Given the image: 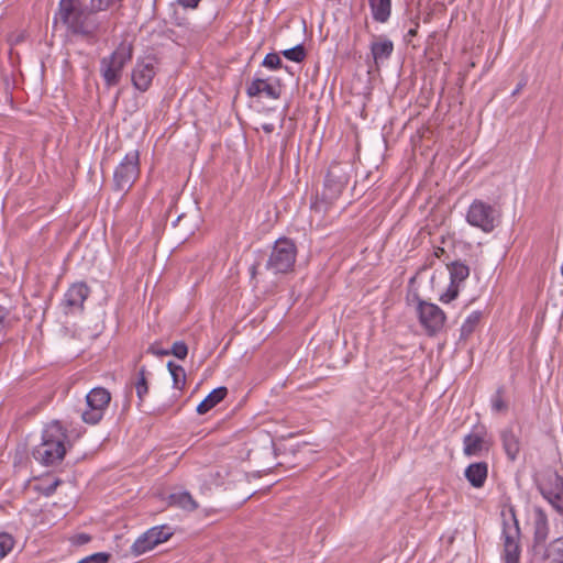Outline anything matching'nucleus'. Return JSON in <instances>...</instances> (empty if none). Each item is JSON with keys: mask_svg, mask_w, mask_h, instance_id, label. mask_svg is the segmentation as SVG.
<instances>
[{"mask_svg": "<svg viewBox=\"0 0 563 563\" xmlns=\"http://www.w3.org/2000/svg\"><path fill=\"white\" fill-rule=\"evenodd\" d=\"M97 12L91 4L88 8L79 0H59L55 19H59L71 35L96 41L102 26Z\"/></svg>", "mask_w": 563, "mask_h": 563, "instance_id": "1", "label": "nucleus"}, {"mask_svg": "<svg viewBox=\"0 0 563 563\" xmlns=\"http://www.w3.org/2000/svg\"><path fill=\"white\" fill-rule=\"evenodd\" d=\"M70 446L66 428L53 420L44 426L41 443L33 448L32 456L44 466H55L62 463Z\"/></svg>", "mask_w": 563, "mask_h": 563, "instance_id": "2", "label": "nucleus"}, {"mask_svg": "<svg viewBox=\"0 0 563 563\" xmlns=\"http://www.w3.org/2000/svg\"><path fill=\"white\" fill-rule=\"evenodd\" d=\"M133 53V43L123 40L110 55L100 59L99 73L107 88H111L120 84L123 69L132 60Z\"/></svg>", "mask_w": 563, "mask_h": 563, "instance_id": "3", "label": "nucleus"}, {"mask_svg": "<svg viewBox=\"0 0 563 563\" xmlns=\"http://www.w3.org/2000/svg\"><path fill=\"white\" fill-rule=\"evenodd\" d=\"M349 183V175L339 163H333L328 169L324 178V186L320 199H317L311 209L316 212H325L343 192Z\"/></svg>", "mask_w": 563, "mask_h": 563, "instance_id": "4", "label": "nucleus"}, {"mask_svg": "<svg viewBox=\"0 0 563 563\" xmlns=\"http://www.w3.org/2000/svg\"><path fill=\"white\" fill-rule=\"evenodd\" d=\"M297 254V245L291 239L279 238L272 246L265 268L274 275L291 273L295 268Z\"/></svg>", "mask_w": 563, "mask_h": 563, "instance_id": "5", "label": "nucleus"}, {"mask_svg": "<svg viewBox=\"0 0 563 563\" xmlns=\"http://www.w3.org/2000/svg\"><path fill=\"white\" fill-rule=\"evenodd\" d=\"M536 484L542 497L563 516V476L548 468L539 474Z\"/></svg>", "mask_w": 563, "mask_h": 563, "instance_id": "6", "label": "nucleus"}, {"mask_svg": "<svg viewBox=\"0 0 563 563\" xmlns=\"http://www.w3.org/2000/svg\"><path fill=\"white\" fill-rule=\"evenodd\" d=\"M140 175V152L130 151L115 167L113 173V190L128 192Z\"/></svg>", "mask_w": 563, "mask_h": 563, "instance_id": "7", "label": "nucleus"}, {"mask_svg": "<svg viewBox=\"0 0 563 563\" xmlns=\"http://www.w3.org/2000/svg\"><path fill=\"white\" fill-rule=\"evenodd\" d=\"M111 401V394L103 387L92 388L86 396L87 408L81 413L84 422L95 426L98 424Z\"/></svg>", "mask_w": 563, "mask_h": 563, "instance_id": "8", "label": "nucleus"}, {"mask_svg": "<svg viewBox=\"0 0 563 563\" xmlns=\"http://www.w3.org/2000/svg\"><path fill=\"white\" fill-rule=\"evenodd\" d=\"M158 69V58L156 55L150 54L137 57L132 70L131 82L140 92H146L153 82Z\"/></svg>", "mask_w": 563, "mask_h": 563, "instance_id": "9", "label": "nucleus"}, {"mask_svg": "<svg viewBox=\"0 0 563 563\" xmlns=\"http://www.w3.org/2000/svg\"><path fill=\"white\" fill-rule=\"evenodd\" d=\"M466 221L470 225L479 228L482 231L489 233L497 227L498 216L492 205L475 199L468 207Z\"/></svg>", "mask_w": 563, "mask_h": 563, "instance_id": "10", "label": "nucleus"}, {"mask_svg": "<svg viewBox=\"0 0 563 563\" xmlns=\"http://www.w3.org/2000/svg\"><path fill=\"white\" fill-rule=\"evenodd\" d=\"M417 313L420 324L429 336L438 334L443 329L446 317L439 306L418 299Z\"/></svg>", "mask_w": 563, "mask_h": 563, "instance_id": "11", "label": "nucleus"}, {"mask_svg": "<svg viewBox=\"0 0 563 563\" xmlns=\"http://www.w3.org/2000/svg\"><path fill=\"white\" fill-rule=\"evenodd\" d=\"M520 537L519 523L515 512L511 510L509 518L503 520V539H504V560L505 563H519V544Z\"/></svg>", "mask_w": 563, "mask_h": 563, "instance_id": "12", "label": "nucleus"}, {"mask_svg": "<svg viewBox=\"0 0 563 563\" xmlns=\"http://www.w3.org/2000/svg\"><path fill=\"white\" fill-rule=\"evenodd\" d=\"M173 529L167 526H156L142 533L131 545V553L135 556L153 550L156 545L167 541L173 536Z\"/></svg>", "mask_w": 563, "mask_h": 563, "instance_id": "13", "label": "nucleus"}, {"mask_svg": "<svg viewBox=\"0 0 563 563\" xmlns=\"http://www.w3.org/2000/svg\"><path fill=\"white\" fill-rule=\"evenodd\" d=\"M90 295V288L84 282H77L69 286L60 301L64 314L81 313L85 309V301Z\"/></svg>", "mask_w": 563, "mask_h": 563, "instance_id": "14", "label": "nucleus"}, {"mask_svg": "<svg viewBox=\"0 0 563 563\" xmlns=\"http://www.w3.org/2000/svg\"><path fill=\"white\" fill-rule=\"evenodd\" d=\"M492 443L487 439V430L484 426H475L473 430L463 438L464 455L481 456L483 452H488Z\"/></svg>", "mask_w": 563, "mask_h": 563, "instance_id": "15", "label": "nucleus"}, {"mask_svg": "<svg viewBox=\"0 0 563 563\" xmlns=\"http://www.w3.org/2000/svg\"><path fill=\"white\" fill-rule=\"evenodd\" d=\"M394 52V43L386 36H375L371 43V53L376 66L387 60Z\"/></svg>", "mask_w": 563, "mask_h": 563, "instance_id": "16", "label": "nucleus"}, {"mask_svg": "<svg viewBox=\"0 0 563 563\" xmlns=\"http://www.w3.org/2000/svg\"><path fill=\"white\" fill-rule=\"evenodd\" d=\"M464 476L472 487L482 488L488 476V464L486 462L472 463L465 468Z\"/></svg>", "mask_w": 563, "mask_h": 563, "instance_id": "17", "label": "nucleus"}, {"mask_svg": "<svg viewBox=\"0 0 563 563\" xmlns=\"http://www.w3.org/2000/svg\"><path fill=\"white\" fill-rule=\"evenodd\" d=\"M549 536V521L547 514L541 509L537 508L533 515V539L536 544H542L545 542Z\"/></svg>", "mask_w": 563, "mask_h": 563, "instance_id": "18", "label": "nucleus"}, {"mask_svg": "<svg viewBox=\"0 0 563 563\" xmlns=\"http://www.w3.org/2000/svg\"><path fill=\"white\" fill-rule=\"evenodd\" d=\"M228 395V388L220 386L211 390L208 396L197 406V412L205 415L221 402Z\"/></svg>", "mask_w": 563, "mask_h": 563, "instance_id": "19", "label": "nucleus"}, {"mask_svg": "<svg viewBox=\"0 0 563 563\" xmlns=\"http://www.w3.org/2000/svg\"><path fill=\"white\" fill-rule=\"evenodd\" d=\"M372 18L378 23H386L391 14V0H367Z\"/></svg>", "mask_w": 563, "mask_h": 563, "instance_id": "20", "label": "nucleus"}, {"mask_svg": "<svg viewBox=\"0 0 563 563\" xmlns=\"http://www.w3.org/2000/svg\"><path fill=\"white\" fill-rule=\"evenodd\" d=\"M503 448L509 460L515 461L520 452V441L511 429H505L500 433Z\"/></svg>", "mask_w": 563, "mask_h": 563, "instance_id": "21", "label": "nucleus"}, {"mask_svg": "<svg viewBox=\"0 0 563 563\" xmlns=\"http://www.w3.org/2000/svg\"><path fill=\"white\" fill-rule=\"evenodd\" d=\"M169 504L187 511H194L198 508L197 501L189 492H178L169 495Z\"/></svg>", "mask_w": 563, "mask_h": 563, "instance_id": "22", "label": "nucleus"}, {"mask_svg": "<svg viewBox=\"0 0 563 563\" xmlns=\"http://www.w3.org/2000/svg\"><path fill=\"white\" fill-rule=\"evenodd\" d=\"M450 272V282L460 284L470 276V267L461 261H454L448 265Z\"/></svg>", "mask_w": 563, "mask_h": 563, "instance_id": "23", "label": "nucleus"}, {"mask_svg": "<svg viewBox=\"0 0 563 563\" xmlns=\"http://www.w3.org/2000/svg\"><path fill=\"white\" fill-rule=\"evenodd\" d=\"M482 319L481 311H473L463 322L460 330V339L467 340L471 334L475 331L476 327L479 324Z\"/></svg>", "mask_w": 563, "mask_h": 563, "instance_id": "24", "label": "nucleus"}, {"mask_svg": "<svg viewBox=\"0 0 563 563\" xmlns=\"http://www.w3.org/2000/svg\"><path fill=\"white\" fill-rule=\"evenodd\" d=\"M133 386L135 388L136 396L141 404L144 400L145 396L148 394L147 371L145 366H142L137 371L136 380L133 383Z\"/></svg>", "mask_w": 563, "mask_h": 563, "instance_id": "25", "label": "nucleus"}, {"mask_svg": "<svg viewBox=\"0 0 563 563\" xmlns=\"http://www.w3.org/2000/svg\"><path fill=\"white\" fill-rule=\"evenodd\" d=\"M167 368L173 378V387L181 390L186 385V373L184 367L174 363L173 361H169L167 363Z\"/></svg>", "mask_w": 563, "mask_h": 563, "instance_id": "26", "label": "nucleus"}, {"mask_svg": "<svg viewBox=\"0 0 563 563\" xmlns=\"http://www.w3.org/2000/svg\"><path fill=\"white\" fill-rule=\"evenodd\" d=\"M282 55L288 60L301 63L307 57V52L303 44H297L291 48L282 51Z\"/></svg>", "mask_w": 563, "mask_h": 563, "instance_id": "27", "label": "nucleus"}, {"mask_svg": "<svg viewBox=\"0 0 563 563\" xmlns=\"http://www.w3.org/2000/svg\"><path fill=\"white\" fill-rule=\"evenodd\" d=\"M505 393H506L505 387L499 386L496 389L495 394L492 396L490 406H492L493 411L504 412L508 409V405L504 399Z\"/></svg>", "mask_w": 563, "mask_h": 563, "instance_id": "28", "label": "nucleus"}, {"mask_svg": "<svg viewBox=\"0 0 563 563\" xmlns=\"http://www.w3.org/2000/svg\"><path fill=\"white\" fill-rule=\"evenodd\" d=\"M547 555L553 562L563 563V536L553 540L547 549Z\"/></svg>", "mask_w": 563, "mask_h": 563, "instance_id": "29", "label": "nucleus"}, {"mask_svg": "<svg viewBox=\"0 0 563 563\" xmlns=\"http://www.w3.org/2000/svg\"><path fill=\"white\" fill-rule=\"evenodd\" d=\"M15 541L9 533H0V560L5 558L14 548Z\"/></svg>", "mask_w": 563, "mask_h": 563, "instance_id": "30", "label": "nucleus"}, {"mask_svg": "<svg viewBox=\"0 0 563 563\" xmlns=\"http://www.w3.org/2000/svg\"><path fill=\"white\" fill-rule=\"evenodd\" d=\"M262 65L271 70H276L282 67V59L277 53H268L264 57Z\"/></svg>", "mask_w": 563, "mask_h": 563, "instance_id": "31", "label": "nucleus"}, {"mask_svg": "<svg viewBox=\"0 0 563 563\" xmlns=\"http://www.w3.org/2000/svg\"><path fill=\"white\" fill-rule=\"evenodd\" d=\"M168 351L169 354L174 355L178 360H185L188 354V346L184 341H176Z\"/></svg>", "mask_w": 563, "mask_h": 563, "instance_id": "32", "label": "nucleus"}, {"mask_svg": "<svg viewBox=\"0 0 563 563\" xmlns=\"http://www.w3.org/2000/svg\"><path fill=\"white\" fill-rule=\"evenodd\" d=\"M111 555L107 552H97L81 559L78 563H108Z\"/></svg>", "mask_w": 563, "mask_h": 563, "instance_id": "33", "label": "nucleus"}, {"mask_svg": "<svg viewBox=\"0 0 563 563\" xmlns=\"http://www.w3.org/2000/svg\"><path fill=\"white\" fill-rule=\"evenodd\" d=\"M459 296V284L451 283L444 294L441 295L440 300L444 303H449Z\"/></svg>", "mask_w": 563, "mask_h": 563, "instance_id": "34", "label": "nucleus"}, {"mask_svg": "<svg viewBox=\"0 0 563 563\" xmlns=\"http://www.w3.org/2000/svg\"><path fill=\"white\" fill-rule=\"evenodd\" d=\"M264 84V79L255 78L246 88V95L251 98L257 97L262 93V86Z\"/></svg>", "mask_w": 563, "mask_h": 563, "instance_id": "35", "label": "nucleus"}, {"mask_svg": "<svg viewBox=\"0 0 563 563\" xmlns=\"http://www.w3.org/2000/svg\"><path fill=\"white\" fill-rule=\"evenodd\" d=\"M10 310L0 305V334L4 333L10 328Z\"/></svg>", "mask_w": 563, "mask_h": 563, "instance_id": "36", "label": "nucleus"}, {"mask_svg": "<svg viewBox=\"0 0 563 563\" xmlns=\"http://www.w3.org/2000/svg\"><path fill=\"white\" fill-rule=\"evenodd\" d=\"M62 484V481L59 478L54 479L52 483L47 485H41L37 487L38 492H41L44 496L48 497L53 495L56 490V488Z\"/></svg>", "mask_w": 563, "mask_h": 563, "instance_id": "37", "label": "nucleus"}, {"mask_svg": "<svg viewBox=\"0 0 563 563\" xmlns=\"http://www.w3.org/2000/svg\"><path fill=\"white\" fill-rule=\"evenodd\" d=\"M262 92H264L268 98L273 100H277L280 97V90L273 85L267 84L265 80L262 86Z\"/></svg>", "mask_w": 563, "mask_h": 563, "instance_id": "38", "label": "nucleus"}, {"mask_svg": "<svg viewBox=\"0 0 563 563\" xmlns=\"http://www.w3.org/2000/svg\"><path fill=\"white\" fill-rule=\"evenodd\" d=\"M412 27H410L405 35V41L410 42L412 37H415L418 34V29L420 26L418 18L413 21H411Z\"/></svg>", "mask_w": 563, "mask_h": 563, "instance_id": "39", "label": "nucleus"}, {"mask_svg": "<svg viewBox=\"0 0 563 563\" xmlns=\"http://www.w3.org/2000/svg\"><path fill=\"white\" fill-rule=\"evenodd\" d=\"M147 353L156 355V356H166L169 355V351L165 349H161L156 343L151 344L147 349Z\"/></svg>", "mask_w": 563, "mask_h": 563, "instance_id": "40", "label": "nucleus"}, {"mask_svg": "<svg viewBox=\"0 0 563 563\" xmlns=\"http://www.w3.org/2000/svg\"><path fill=\"white\" fill-rule=\"evenodd\" d=\"M201 0H176V3L185 9H196Z\"/></svg>", "mask_w": 563, "mask_h": 563, "instance_id": "41", "label": "nucleus"}, {"mask_svg": "<svg viewBox=\"0 0 563 563\" xmlns=\"http://www.w3.org/2000/svg\"><path fill=\"white\" fill-rule=\"evenodd\" d=\"M527 85V78H522L516 86V88L514 89V91L511 92V97H516L518 96L521 90L526 87Z\"/></svg>", "mask_w": 563, "mask_h": 563, "instance_id": "42", "label": "nucleus"}, {"mask_svg": "<svg viewBox=\"0 0 563 563\" xmlns=\"http://www.w3.org/2000/svg\"><path fill=\"white\" fill-rule=\"evenodd\" d=\"M91 540V537L87 533H80L76 537V543L77 544H86Z\"/></svg>", "mask_w": 563, "mask_h": 563, "instance_id": "43", "label": "nucleus"}, {"mask_svg": "<svg viewBox=\"0 0 563 563\" xmlns=\"http://www.w3.org/2000/svg\"><path fill=\"white\" fill-rule=\"evenodd\" d=\"M260 263L256 262L250 267L251 279H255Z\"/></svg>", "mask_w": 563, "mask_h": 563, "instance_id": "44", "label": "nucleus"}, {"mask_svg": "<svg viewBox=\"0 0 563 563\" xmlns=\"http://www.w3.org/2000/svg\"><path fill=\"white\" fill-rule=\"evenodd\" d=\"M262 129L264 130V132L266 133H272L274 131V124L272 123H265L262 125Z\"/></svg>", "mask_w": 563, "mask_h": 563, "instance_id": "45", "label": "nucleus"}, {"mask_svg": "<svg viewBox=\"0 0 563 563\" xmlns=\"http://www.w3.org/2000/svg\"><path fill=\"white\" fill-rule=\"evenodd\" d=\"M186 218H187L186 214L178 216L177 219L173 222V225L174 227L179 225L183 221L186 220Z\"/></svg>", "mask_w": 563, "mask_h": 563, "instance_id": "46", "label": "nucleus"}, {"mask_svg": "<svg viewBox=\"0 0 563 563\" xmlns=\"http://www.w3.org/2000/svg\"><path fill=\"white\" fill-rule=\"evenodd\" d=\"M554 563H562V562H554Z\"/></svg>", "mask_w": 563, "mask_h": 563, "instance_id": "47", "label": "nucleus"}]
</instances>
